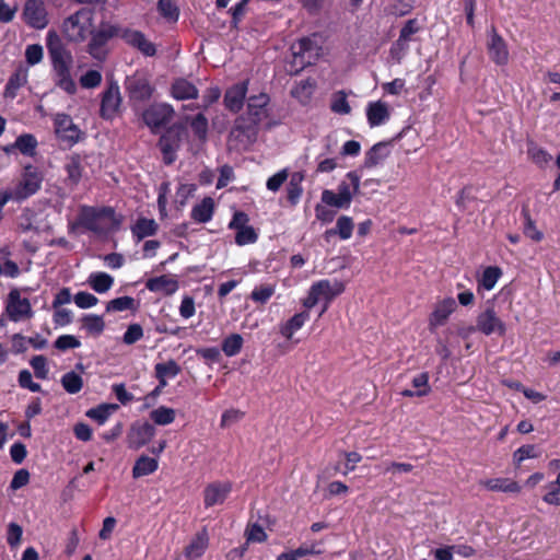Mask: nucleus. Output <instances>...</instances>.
Wrapping results in <instances>:
<instances>
[{
    "instance_id": "nucleus-1",
    "label": "nucleus",
    "mask_w": 560,
    "mask_h": 560,
    "mask_svg": "<svg viewBox=\"0 0 560 560\" xmlns=\"http://www.w3.org/2000/svg\"><path fill=\"white\" fill-rule=\"evenodd\" d=\"M361 177L355 172H349L346 179L341 180L337 187V191L325 189L322 192V201L337 209H348L352 202L353 196L359 192Z\"/></svg>"
},
{
    "instance_id": "nucleus-2",
    "label": "nucleus",
    "mask_w": 560,
    "mask_h": 560,
    "mask_svg": "<svg viewBox=\"0 0 560 560\" xmlns=\"http://www.w3.org/2000/svg\"><path fill=\"white\" fill-rule=\"evenodd\" d=\"M78 220L80 225L95 233H103L119 223L112 207L82 206Z\"/></svg>"
},
{
    "instance_id": "nucleus-3",
    "label": "nucleus",
    "mask_w": 560,
    "mask_h": 560,
    "mask_svg": "<svg viewBox=\"0 0 560 560\" xmlns=\"http://www.w3.org/2000/svg\"><path fill=\"white\" fill-rule=\"evenodd\" d=\"M43 180V173L36 166L27 164L15 186L5 190L9 191L12 201L20 203L37 194L42 188Z\"/></svg>"
},
{
    "instance_id": "nucleus-4",
    "label": "nucleus",
    "mask_w": 560,
    "mask_h": 560,
    "mask_svg": "<svg viewBox=\"0 0 560 560\" xmlns=\"http://www.w3.org/2000/svg\"><path fill=\"white\" fill-rule=\"evenodd\" d=\"M345 291V284L338 280H319L314 282L307 296L303 301V306L307 310L313 308L318 302L325 301L320 315L324 314L329 303L338 295H340Z\"/></svg>"
},
{
    "instance_id": "nucleus-5",
    "label": "nucleus",
    "mask_w": 560,
    "mask_h": 560,
    "mask_svg": "<svg viewBox=\"0 0 560 560\" xmlns=\"http://www.w3.org/2000/svg\"><path fill=\"white\" fill-rule=\"evenodd\" d=\"M62 27L69 40L83 42L92 34L93 12L89 9H81L67 18Z\"/></svg>"
},
{
    "instance_id": "nucleus-6",
    "label": "nucleus",
    "mask_w": 560,
    "mask_h": 560,
    "mask_svg": "<svg viewBox=\"0 0 560 560\" xmlns=\"http://www.w3.org/2000/svg\"><path fill=\"white\" fill-rule=\"evenodd\" d=\"M49 52L56 85L68 94H74L77 91V85L71 78L69 58L62 50L57 48H50Z\"/></svg>"
},
{
    "instance_id": "nucleus-7",
    "label": "nucleus",
    "mask_w": 560,
    "mask_h": 560,
    "mask_svg": "<svg viewBox=\"0 0 560 560\" xmlns=\"http://www.w3.org/2000/svg\"><path fill=\"white\" fill-rule=\"evenodd\" d=\"M119 25L109 22H102L96 31L92 28L88 51L97 60H104L107 50L106 45L112 38L118 37Z\"/></svg>"
},
{
    "instance_id": "nucleus-8",
    "label": "nucleus",
    "mask_w": 560,
    "mask_h": 560,
    "mask_svg": "<svg viewBox=\"0 0 560 560\" xmlns=\"http://www.w3.org/2000/svg\"><path fill=\"white\" fill-rule=\"evenodd\" d=\"M260 122L247 114L238 117L230 132V139L237 141L241 147L247 148L256 141Z\"/></svg>"
},
{
    "instance_id": "nucleus-9",
    "label": "nucleus",
    "mask_w": 560,
    "mask_h": 560,
    "mask_svg": "<svg viewBox=\"0 0 560 560\" xmlns=\"http://www.w3.org/2000/svg\"><path fill=\"white\" fill-rule=\"evenodd\" d=\"M54 126L57 138L68 147H72L83 139L84 133L68 114H56L54 116Z\"/></svg>"
},
{
    "instance_id": "nucleus-10",
    "label": "nucleus",
    "mask_w": 560,
    "mask_h": 560,
    "mask_svg": "<svg viewBox=\"0 0 560 560\" xmlns=\"http://www.w3.org/2000/svg\"><path fill=\"white\" fill-rule=\"evenodd\" d=\"M174 109L166 103H155L145 108L142 113L144 124L153 133L165 127L173 118Z\"/></svg>"
},
{
    "instance_id": "nucleus-11",
    "label": "nucleus",
    "mask_w": 560,
    "mask_h": 560,
    "mask_svg": "<svg viewBox=\"0 0 560 560\" xmlns=\"http://www.w3.org/2000/svg\"><path fill=\"white\" fill-rule=\"evenodd\" d=\"M5 313L10 320L18 323L33 317L34 312L28 299L22 298L18 289L9 292L5 304Z\"/></svg>"
},
{
    "instance_id": "nucleus-12",
    "label": "nucleus",
    "mask_w": 560,
    "mask_h": 560,
    "mask_svg": "<svg viewBox=\"0 0 560 560\" xmlns=\"http://www.w3.org/2000/svg\"><path fill=\"white\" fill-rule=\"evenodd\" d=\"M476 329L486 336L498 335L504 336L506 326L504 322L498 316L493 306H487L476 319Z\"/></svg>"
},
{
    "instance_id": "nucleus-13",
    "label": "nucleus",
    "mask_w": 560,
    "mask_h": 560,
    "mask_svg": "<svg viewBox=\"0 0 560 560\" xmlns=\"http://www.w3.org/2000/svg\"><path fill=\"white\" fill-rule=\"evenodd\" d=\"M487 51L489 58L495 65H508L510 57L508 44L494 26H491L490 30H488Z\"/></svg>"
},
{
    "instance_id": "nucleus-14",
    "label": "nucleus",
    "mask_w": 560,
    "mask_h": 560,
    "mask_svg": "<svg viewBox=\"0 0 560 560\" xmlns=\"http://www.w3.org/2000/svg\"><path fill=\"white\" fill-rule=\"evenodd\" d=\"M118 37L129 46L141 51L144 56L151 57L156 52L154 44L148 40L144 34L140 31L119 25Z\"/></svg>"
},
{
    "instance_id": "nucleus-15",
    "label": "nucleus",
    "mask_w": 560,
    "mask_h": 560,
    "mask_svg": "<svg viewBox=\"0 0 560 560\" xmlns=\"http://www.w3.org/2000/svg\"><path fill=\"white\" fill-rule=\"evenodd\" d=\"M118 37L129 46L141 51L144 56L151 57L156 52L154 44L148 40L144 34L140 31L119 25Z\"/></svg>"
},
{
    "instance_id": "nucleus-16",
    "label": "nucleus",
    "mask_w": 560,
    "mask_h": 560,
    "mask_svg": "<svg viewBox=\"0 0 560 560\" xmlns=\"http://www.w3.org/2000/svg\"><path fill=\"white\" fill-rule=\"evenodd\" d=\"M118 37L129 46L141 51L144 56L151 57L156 52L154 44L148 40L144 34L140 31L119 25Z\"/></svg>"
},
{
    "instance_id": "nucleus-17",
    "label": "nucleus",
    "mask_w": 560,
    "mask_h": 560,
    "mask_svg": "<svg viewBox=\"0 0 560 560\" xmlns=\"http://www.w3.org/2000/svg\"><path fill=\"white\" fill-rule=\"evenodd\" d=\"M118 37L129 46L141 51L144 56L151 57L156 52L154 44L148 40L144 34L140 31L119 25Z\"/></svg>"
},
{
    "instance_id": "nucleus-18",
    "label": "nucleus",
    "mask_w": 560,
    "mask_h": 560,
    "mask_svg": "<svg viewBox=\"0 0 560 560\" xmlns=\"http://www.w3.org/2000/svg\"><path fill=\"white\" fill-rule=\"evenodd\" d=\"M120 105L121 95L119 86L116 82H112L102 95L101 117L104 119H113L118 114Z\"/></svg>"
},
{
    "instance_id": "nucleus-19",
    "label": "nucleus",
    "mask_w": 560,
    "mask_h": 560,
    "mask_svg": "<svg viewBox=\"0 0 560 560\" xmlns=\"http://www.w3.org/2000/svg\"><path fill=\"white\" fill-rule=\"evenodd\" d=\"M23 18L27 25L36 30H43L48 24L47 11L42 0H27Z\"/></svg>"
},
{
    "instance_id": "nucleus-20",
    "label": "nucleus",
    "mask_w": 560,
    "mask_h": 560,
    "mask_svg": "<svg viewBox=\"0 0 560 560\" xmlns=\"http://www.w3.org/2000/svg\"><path fill=\"white\" fill-rule=\"evenodd\" d=\"M232 491L230 481H214L206 486L203 490V504L211 508L224 503L228 495Z\"/></svg>"
},
{
    "instance_id": "nucleus-21",
    "label": "nucleus",
    "mask_w": 560,
    "mask_h": 560,
    "mask_svg": "<svg viewBox=\"0 0 560 560\" xmlns=\"http://www.w3.org/2000/svg\"><path fill=\"white\" fill-rule=\"evenodd\" d=\"M126 90L130 100L138 102L148 101L154 91L149 80L144 75L139 74L127 79Z\"/></svg>"
},
{
    "instance_id": "nucleus-22",
    "label": "nucleus",
    "mask_w": 560,
    "mask_h": 560,
    "mask_svg": "<svg viewBox=\"0 0 560 560\" xmlns=\"http://www.w3.org/2000/svg\"><path fill=\"white\" fill-rule=\"evenodd\" d=\"M154 434L155 429L149 422L135 423L127 435L128 446L132 450H139L150 442Z\"/></svg>"
},
{
    "instance_id": "nucleus-23",
    "label": "nucleus",
    "mask_w": 560,
    "mask_h": 560,
    "mask_svg": "<svg viewBox=\"0 0 560 560\" xmlns=\"http://www.w3.org/2000/svg\"><path fill=\"white\" fill-rule=\"evenodd\" d=\"M455 308L456 302L453 298H445L439 301L429 317L430 331H434L438 327L443 326Z\"/></svg>"
},
{
    "instance_id": "nucleus-24",
    "label": "nucleus",
    "mask_w": 560,
    "mask_h": 560,
    "mask_svg": "<svg viewBox=\"0 0 560 560\" xmlns=\"http://www.w3.org/2000/svg\"><path fill=\"white\" fill-rule=\"evenodd\" d=\"M247 93V82H240L232 85L226 90L224 94V105L225 107L233 112L237 113L242 109L244 105V100Z\"/></svg>"
},
{
    "instance_id": "nucleus-25",
    "label": "nucleus",
    "mask_w": 560,
    "mask_h": 560,
    "mask_svg": "<svg viewBox=\"0 0 560 560\" xmlns=\"http://www.w3.org/2000/svg\"><path fill=\"white\" fill-rule=\"evenodd\" d=\"M390 107L386 102H370L366 106V118L370 127L384 125L389 120Z\"/></svg>"
},
{
    "instance_id": "nucleus-26",
    "label": "nucleus",
    "mask_w": 560,
    "mask_h": 560,
    "mask_svg": "<svg viewBox=\"0 0 560 560\" xmlns=\"http://www.w3.org/2000/svg\"><path fill=\"white\" fill-rule=\"evenodd\" d=\"M28 81V69L24 66H19L16 70L10 75L4 86L3 97L14 100L18 92Z\"/></svg>"
},
{
    "instance_id": "nucleus-27",
    "label": "nucleus",
    "mask_w": 560,
    "mask_h": 560,
    "mask_svg": "<svg viewBox=\"0 0 560 560\" xmlns=\"http://www.w3.org/2000/svg\"><path fill=\"white\" fill-rule=\"evenodd\" d=\"M291 49L293 56L300 58L301 62L311 63L312 59L318 55L317 45L308 37H303L295 42Z\"/></svg>"
},
{
    "instance_id": "nucleus-28",
    "label": "nucleus",
    "mask_w": 560,
    "mask_h": 560,
    "mask_svg": "<svg viewBox=\"0 0 560 560\" xmlns=\"http://www.w3.org/2000/svg\"><path fill=\"white\" fill-rule=\"evenodd\" d=\"M479 485L489 491L504 492V493H518L521 486L511 478H490L480 480Z\"/></svg>"
},
{
    "instance_id": "nucleus-29",
    "label": "nucleus",
    "mask_w": 560,
    "mask_h": 560,
    "mask_svg": "<svg viewBox=\"0 0 560 560\" xmlns=\"http://www.w3.org/2000/svg\"><path fill=\"white\" fill-rule=\"evenodd\" d=\"M145 288L151 292L171 295L178 290V281L170 276L163 275L149 279L145 283Z\"/></svg>"
},
{
    "instance_id": "nucleus-30",
    "label": "nucleus",
    "mask_w": 560,
    "mask_h": 560,
    "mask_svg": "<svg viewBox=\"0 0 560 560\" xmlns=\"http://www.w3.org/2000/svg\"><path fill=\"white\" fill-rule=\"evenodd\" d=\"M390 149L388 142L375 143L366 153L363 162V167L373 168L381 165L389 155Z\"/></svg>"
},
{
    "instance_id": "nucleus-31",
    "label": "nucleus",
    "mask_w": 560,
    "mask_h": 560,
    "mask_svg": "<svg viewBox=\"0 0 560 560\" xmlns=\"http://www.w3.org/2000/svg\"><path fill=\"white\" fill-rule=\"evenodd\" d=\"M209 545V536L206 529L197 533L189 545L185 548V557L189 560L200 558L207 550Z\"/></svg>"
},
{
    "instance_id": "nucleus-32",
    "label": "nucleus",
    "mask_w": 560,
    "mask_h": 560,
    "mask_svg": "<svg viewBox=\"0 0 560 560\" xmlns=\"http://www.w3.org/2000/svg\"><path fill=\"white\" fill-rule=\"evenodd\" d=\"M269 104V96L265 93L253 95L248 98L247 115L262 121L267 117V105Z\"/></svg>"
},
{
    "instance_id": "nucleus-33",
    "label": "nucleus",
    "mask_w": 560,
    "mask_h": 560,
    "mask_svg": "<svg viewBox=\"0 0 560 560\" xmlns=\"http://www.w3.org/2000/svg\"><path fill=\"white\" fill-rule=\"evenodd\" d=\"M550 467L560 469V459L551 460ZM545 489L546 493L542 497V501L550 505H560V470L557 479L546 485Z\"/></svg>"
},
{
    "instance_id": "nucleus-34",
    "label": "nucleus",
    "mask_w": 560,
    "mask_h": 560,
    "mask_svg": "<svg viewBox=\"0 0 560 560\" xmlns=\"http://www.w3.org/2000/svg\"><path fill=\"white\" fill-rule=\"evenodd\" d=\"M310 319L308 312H300L295 315H293L291 318H289L285 323L280 325V334L287 338L291 339L293 335L300 330L305 323Z\"/></svg>"
},
{
    "instance_id": "nucleus-35",
    "label": "nucleus",
    "mask_w": 560,
    "mask_h": 560,
    "mask_svg": "<svg viewBox=\"0 0 560 560\" xmlns=\"http://www.w3.org/2000/svg\"><path fill=\"white\" fill-rule=\"evenodd\" d=\"M158 229L159 225L153 219L140 218L132 225L131 232L133 237L139 242L148 236L155 235Z\"/></svg>"
},
{
    "instance_id": "nucleus-36",
    "label": "nucleus",
    "mask_w": 560,
    "mask_h": 560,
    "mask_svg": "<svg viewBox=\"0 0 560 560\" xmlns=\"http://www.w3.org/2000/svg\"><path fill=\"white\" fill-rule=\"evenodd\" d=\"M214 211V201L210 197H206L201 202L197 203L191 209V218L199 223L209 222L212 219Z\"/></svg>"
},
{
    "instance_id": "nucleus-37",
    "label": "nucleus",
    "mask_w": 560,
    "mask_h": 560,
    "mask_svg": "<svg viewBox=\"0 0 560 560\" xmlns=\"http://www.w3.org/2000/svg\"><path fill=\"white\" fill-rule=\"evenodd\" d=\"M172 95L176 100H195L198 97V90L189 81L178 79L172 85Z\"/></svg>"
},
{
    "instance_id": "nucleus-38",
    "label": "nucleus",
    "mask_w": 560,
    "mask_h": 560,
    "mask_svg": "<svg viewBox=\"0 0 560 560\" xmlns=\"http://www.w3.org/2000/svg\"><path fill=\"white\" fill-rule=\"evenodd\" d=\"M159 467V462L155 458L142 455L140 456L132 468V477L140 478L153 474Z\"/></svg>"
},
{
    "instance_id": "nucleus-39",
    "label": "nucleus",
    "mask_w": 560,
    "mask_h": 560,
    "mask_svg": "<svg viewBox=\"0 0 560 560\" xmlns=\"http://www.w3.org/2000/svg\"><path fill=\"white\" fill-rule=\"evenodd\" d=\"M89 285L97 293L107 292L114 284V278L106 272H92L88 278Z\"/></svg>"
},
{
    "instance_id": "nucleus-40",
    "label": "nucleus",
    "mask_w": 560,
    "mask_h": 560,
    "mask_svg": "<svg viewBox=\"0 0 560 560\" xmlns=\"http://www.w3.org/2000/svg\"><path fill=\"white\" fill-rule=\"evenodd\" d=\"M353 228L354 223L352 218L348 215H341L338 218L336 226L326 231V236L338 235L341 240L346 241L351 237Z\"/></svg>"
},
{
    "instance_id": "nucleus-41",
    "label": "nucleus",
    "mask_w": 560,
    "mask_h": 560,
    "mask_svg": "<svg viewBox=\"0 0 560 560\" xmlns=\"http://www.w3.org/2000/svg\"><path fill=\"white\" fill-rule=\"evenodd\" d=\"M118 409L116 404H102L95 408H91L86 411V417L95 420L98 424H103L107 421L109 416Z\"/></svg>"
},
{
    "instance_id": "nucleus-42",
    "label": "nucleus",
    "mask_w": 560,
    "mask_h": 560,
    "mask_svg": "<svg viewBox=\"0 0 560 560\" xmlns=\"http://www.w3.org/2000/svg\"><path fill=\"white\" fill-rule=\"evenodd\" d=\"M302 180L303 175L301 173H293L287 185V198L292 206L296 205L302 196Z\"/></svg>"
},
{
    "instance_id": "nucleus-43",
    "label": "nucleus",
    "mask_w": 560,
    "mask_h": 560,
    "mask_svg": "<svg viewBox=\"0 0 560 560\" xmlns=\"http://www.w3.org/2000/svg\"><path fill=\"white\" fill-rule=\"evenodd\" d=\"M60 382L63 389L71 395L79 393L83 387L82 376L74 371L63 374Z\"/></svg>"
},
{
    "instance_id": "nucleus-44",
    "label": "nucleus",
    "mask_w": 560,
    "mask_h": 560,
    "mask_svg": "<svg viewBox=\"0 0 560 560\" xmlns=\"http://www.w3.org/2000/svg\"><path fill=\"white\" fill-rule=\"evenodd\" d=\"M244 339L240 334H231L222 341V351L226 357L238 354L243 348Z\"/></svg>"
},
{
    "instance_id": "nucleus-45",
    "label": "nucleus",
    "mask_w": 560,
    "mask_h": 560,
    "mask_svg": "<svg viewBox=\"0 0 560 560\" xmlns=\"http://www.w3.org/2000/svg\"><path fill=\"white\" fill-rule=\"evenodd\" d=\"M137 308L136 300L131 296H120L110 300L106 305V312L118 313L124 311H135Z\"/></svg>"
},
{
    "instance_id": "nucleus-46",
    "label": "nucleus",
    "mask_w": 560,
    "mask_h": 560,
    "mask_svg": "<svg viewBox=\"0 0 560 560\" xmlns=\"http://www.w3.org/2000/svg\"><path fill=\"white\" fill-rule=\"evenodd\" d=\"M150 418L158 425H167L175 420V410L170 407L160 406L150 412Z\"/></svg>"
},
{
    "instance_id": "nucleus-47",
    "label": "nucleus",
    "mask_w": 560,
    "mask_h": 560,
    "mask_svg": "<svg viewBox=\"0 0 560 560\" xmlns=\"http://www.w3.org/2000/svg\"><path fill=\"white\" fill-rule=\"evenodd\" d=\"M37 144L36 138L31 133H23L15 140V147L18 150L27 156H33L35 154Z\"/></svg>"
},
{
    "instance_id": "nucleus-48",
    "label": "nucleus",
    "mask_w": 560,
    "mask_h": 560,
    "mask_svg": "<svg viewBox=\"0 0 560 560\" xmlns=\"http://www.w3.org/2000/svg\"><path fill=\"white\" fill-rule=\"evenodd\" d=\"M156 378L167 377L174 378L180 373V366L174 360L156 363L154 366Z\"/></svg>"
},
{
    "instance_id": "nucleus-49",
    "label": "nucleus",
    "mask_w": 560,
    "mask_h": 560,
    "mask_svg": "<svg viewBox=\"0 0 560 560\" xmlns=\"http://www.w3.org/2000/svg\"><path fill=\"white\" fill-rule=\"evenodd\" d=\"M81 320L82 328L92 335H101L105 328L103 318L95 314L84 315Z\"/></svg>"
},
{
    "instance_id": "nucleus-50",
    "label": "nucleus",
    "mask_w": 560,
    "mask_h": 560,
    "mask_svg": "<svg viewBox=\"0 0 560 560\" xmlns=\"http://www.w3.org/2000/svg\"><path fill=\"white\" fill-rule=\"evenodd\" d=\"M330 109L339 115H348L351 112V107L347 100L345 91H337L331 96Z\"/></svg>"
},
{
    "instance_id": "nucleus-51",
    "label": "nucleus",
    "mask_w": 560,
    "mask_h": 560,
    "mask_svg": "<svg viewBox=\"0 0 560 560\" xmlns=\"http://www.w3.org/2000/svg\"><path fill=\"white\" fill-rule=\"evenodd\" d=\"M502 272L499 267H487L479 280V287L490 291L494 288L495 283L500 279Z\"/></svg>"
},
{
    "instance_id": "nucleus-52",
    "label": "nucleus",
    "mask_w": 560,
    "mask_h": 560,
    "mask_svg": "<svg viewBox=\"0 0 560 560\" xmlns=\"http://www.w3.org/2000/svg\"><path fill=\"white\" fill-rule=\"evenodd\" d=\"M66 171L68 178L72 184H78L82 177V165L81 158L78 154H73L69 158L66 164Z\"/></svg>"
},
{
    "instance_id": "nucleus-53",
    "label": "nucleus",
    "mask_w": 560,
    "mask_h": 560,
    "mask_svg": "<svg viewBox=\"0 0 560 560\" xmlns=\"http://www.w3.org/2000/svg\"><path fill=\"white\" fill-rule=\"evenodd\" d=\"M158 10L168 22L174 23L178 20L179 10L173 0H159Z\"/></svg>"
},
{
    "instance_id": "nucleus-54",
    "label": "nucleus",
    "mask_w": 560,
    "mask_h": 560,
    "mask_svg": "<svg viewBox=\"0 0 560 560\" xmlns=\"http://www.w3.org/2000/svg\"><path fill=\"white\" fill-rule=\"evenodd\" d=\"M411 384L415 388V394L417 397L427 396L431 392V387L429 385V374L427 372L417 374L412 378Z\"/></svg>"
},
{
    "instance_id": "nucleus-55",
    "label": "nucleus",
    "mask_w": 560,
    "mask_h": 560,
    "mask_svg": "<svg viewBox=\"0 0 560 560\" xmlns=\"http://www.w3.org/2000/svg\"><path fill=\"white\" fill-rule=\"evenodd\" d=\"M275 291L276 288L272 284L256 287L250 293V299L256 303L265 304L273 295Z\"/></svg>"
},
{
    "instance_id": "nucleus-56",
    "label": "nucleus",
    "mask_w": 560,
    "mask_h": 560,
    "mask_svg": "<svg viewBox=\"0 0 560 560\" xmlns=\"http://www.w3.org/2000/svg\"><path fill=\"white\" fill-rule=\"evenodd\" d=\"M44 58V49L39 44L27 45L25 48V61L28 66H35L42 62Z\"/></svg>"
},
{
    "instance_id": "nucleus-57",
    "label": "nucleus",
    "mask_w": 560,
    "mask_h": 560,
    "mask_svg": "<svg viewBox=\"0 0 560 560\" xmlns=\"http://www.w3.org/2000/svg\"><path fill=\"white\" fill-rule=\"evenodd\" d=\"M528 155L530 160L540 167L547 165L552 160V156L546 150L537 145H530L528 148Z\"/></svg>"
},
{
    "instance_id": "nucleus-58",
    "label": "nucleus",
    "mask_w": 560,
    "mask_h": 560,
    "mask_svg": "<svg viewBox=\"0 0 560 560\" xmlns=\"http://www.w3.org/2000/svg\"><path fill=\"white\" fill-rule=\"evenodd\" d=\"M258 238V235L253 226H247L236 231L235 243L238 246L254 244Z\"/></svg>"
},
{
    "instance_id": "nucleus-59",
    "label": "nucleus",
    "mask_w": 560,
    "mask_h": 560,
    "mask_svg": "<svg viewBox=\"0 0 560 560\" xmlns=\"http://www.w3.org/2000/svg\"><path fill=\"white\" fill-rule=\"evenodd\" d=\"M31 366L34 370V374L39 380H46L48 377L49 369L47 366V359L44 355H35L30 361Z\"/></svg>"
},
{
    "instance_id": "nucleus-60",
    "label": "nucleus",
    "mask_w": 560,
    "mask_h": 560,
    "mask_svg": "<svg viewBox=\"0 0 560 560\" xmlns=\"http://www.w3.org/2000/svg\"><path fill=\"white\" fill-rule=\"evenodd\" d=\"M18 383L22 388H26L33 393H38L42 390L40 384L33 381L32 373L28 370L20 371Z\"/></svg>"
},
{
    "instance_id": "nucleus-61",
    "label": "nucleus",
    "mask_w": 560,
    "mask_h": 560,
    "mask_svg": "<svg viewBox=\"0 0 560 560\" xmlns=\"http://www.w3.org/2000/svg\"><path fill=\"white\" fill-rule=\"evenodd\" d=\"M190 127L200 140H205L208 132V119L203 114H198L190 122Z\"/></svg>"
},
{
    "instance_id": "nucleus-62",
    "label": "nucleus",
    "mask_w": 560,
    "mask_h": 560,
    "mask_svg": "<svg viewBox=\"0 0 560 560\" xmlns=\"http://www.w3.org/2000/svg\"><path fill=\"white\" fill-rule=\"evenodd\" d=\"M54 346L56 349L60 351H66L69 349L79 348L81 346V342L73 335H61L56 339Z\"/></svg>"
},
{
    "instance_id": "nucleus-63",
    "label": "nucleus",
    "mask_w": 560,
    "mask_h": 560,
    "mask_svg": "<svg viewBox=\"0 0 560 560\" xmlns=\"http://www.w3.org/2000/svg\"><path fill=\"white\" fill-rule=\"evenodd\" d=\"M102 82V74L97 70H89L80 78V84L85 89H94Z\"/></svg>"
},
{
    "instance_id": "nucleus-64",
    "label": "nucleus",
    "mask_w": 560,
    "mask_h": 560,
    "mask_svg": "<svg viewBox=\"0 0 560 560\" xmlns=\"http://www.w3.org/2000/svg\"><path fill=\"white\" fill-rule=\"evenodd\" d=\"M73 301L80 308H90L97 304L98 299L92 293L80 291L73 296Z\"/></svg>"
}]
</instances>
